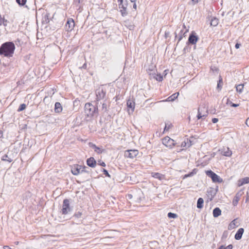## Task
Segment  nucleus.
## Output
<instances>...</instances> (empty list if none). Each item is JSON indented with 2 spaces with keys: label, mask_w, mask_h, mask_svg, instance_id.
<instances>
[{
  "label": "nucleus",
  "mask_w": 249,
  "mask_h": 249,
  "mask_svg": "<svg viewBox=\"0 0 249 249\" xmlns=\"http://www.w3.org/2000/svg\"><path fill=\"white\" fill-rule=\"evenodd\" d=\"M16 47L13 42H6L0 47V55L10 58L13 56Z\"/></svg>",
  "instance_id": "f257e3e1"
},
{
  "label": "nucleus",
  "mask_w": 249,
  "mask_h": 249,
  "mask_svg": "<svg viewBox=\"0 0 249 249\" xmlns=\"http://www.w3.org/2000/svg\"><path fill=\"white\" fill-rule=\"evenodd\" d=\"M84 112L88 117H92L98 114V108L97 107L93 106L91 103H87L85 105Z\"/></svg>",
  "instance_id": "f03ea898"
},
{
  "label": "nucleus",
  "mask_w": 249,
  "mask_h": 249,
  "mask_svg": "<svg viewBox=\"0 0 249 249\" xmlns=\"http://www.w3.org/2000/svg\"><path fill=\"white\" fill-rule=\"evenodd\" d=\"M162 144L166 147L172 149L176 144L175 140L170 138L169 136H166L161 140Z\"/></svg>",
  "instance_id": "7ed1b4c3"
},
{
  "label": "nucleus",
  "mask_w": 249,
  "mask_h": 249,
  "mask_svg": "<svg viewBox=\"0 0 249 249\" xmlns=\"http://www.w3.org/2000/svg\"><path fill=\"white\" fill-rule=\"evenodd\" d=\"M205 173L207 176L211 178L213 182L221 183L223 181V179L212 171L208 170Z\"/></svg>",
  "instance_id": "20e7f679"
},
{
  "label": "nucleus",
  "mask_w": 249,
  "mask_h": 249,
  "mask_svg": "<svg viewBox=\"0 0 249 249\" xmlns=\"http://www.w3.org/2000/svg\"><path fill=\"white\" fill-rule=\"evenodd\" d=\"M139 154V151L137 149H131L125 150L124 152V156L126 158L133 159Z\"/></svg>",
  "instance_id": "39448f33"
},
{
  "label": "nucleus",
  "mask_w": 249,
  "mask_h": 249,
  "mask_svg": "<svg viewBox=\"0 0 249 249\" xmlns=\"http://www.w3.org/2000/svg\"><path fill=\"white\" fill-rule=\"evenodd\" d=\"M208 115V108L205 106H202L198 109L197 118L198 119L205 118Z\"/></svg>",
  "instance_id": "423d86ee"
},
{
  "label": "nucleus",
  "mask_w": 249,
  "mask_h": 249,
  "mask_svg": "<svg viewBox=\"0 0 249 249\" xmlns=\"http://www.w3.org/2000/svg\"><path fill=\"white\" fill-rule=\"evenodd\" d=\"M70 202L68 199H65L63 201L62 213L66 215L70 211Z\"/></svg>",
  "instance_id": "0eeeda50"
},
{
  "label": "nucleus",
  "mask_w": 249,
  "mask_h": 249,
  "mask_svg": "<svg viewBox=\"0 0 249 249\" xmlns=\"http://www.w3.org/2000/svg\"><path fill=\"white\" fill-rule=\"evenodd\" d=\"M85 166L82 167V166L75 164L71 166V172L74 176L78 175L80 173V170L82 168L85 169Z\"/></svg>",
  "instance_id": "6e6552de"
},
{
  "label": "nucleus",
  "mask_w": 249,
  "mask_h": 249,
  "mask_svg": "<svg viewBox=\"0 0 249 249\" xmlns=\"http://www.w3.org/2000/svg\"><path fill=\"white\" fill-rule=\"evenodd\" d=\"M75 27V22L73 18H69L65 25L66 31L69 32L72 31Z\"/></svg>",
  "instance_id": "1a4fd4ad"
},
{
  "label": "nucleus",
  "mask_w": 249,
  "mask_h": 249,
  "mask_svg": "<svg viewBox=\"0 0 249 249\" xmlns=\"http://www.w3.org/2000/svg\"><path fill=\"white\" fill-rule=\"evenodd\" d=\"M96 100L100 101L104 99L106 96V91L102 88H99L96 90Z\"/></svg>",
  "instance_id": "9d476101"
},
{
  "label": "nucleus",
  "mask_w": 249,
  "mask_h": 249,
  "mask_svg": "<svg viewBox=\"0 0 249 249\" xmlns=\"http://www.w3.org/2000/svg\"><path fill=\"white\" fill-rule=\"evenodd\" d=\"M192 142L190 140L187 138L181 143L180 146L182 148L180 150H182L187 147H189L192 145Z\"/></svg>",
  "instance_id": "9b49d317"
},
{
  "label": "nucleus",
  "mask_w": 249,
  "mask_h": 249,
  "mask_svg": "<svg viewBox=\"0 0 249 249\" xmlns=\"http://www.w3.org/2000/svg\"><path fill=\"white\" fill-rule=\"evenodd\" d=\"M126 105L127 107L128 111H129L130 109L132 112L134 111L135 107V103L133 100H127L126 102Z\"/></svg>",
  "instance_id": "f8f14e48"
},
{
  "label": "nucleus",
  "mask_w": 249,
  "mask_h": 249,
  "mask_svg": "<svg viewBox=\"0 0 249 249\" xmlns=\"http://www.w3.org/2000/svg\"><path fill=\"white\" fill-rule=\"evenodd\" d=\"M87 165L91 167L94 168L96 165V161L93 157H90L87 160Z\"/></svg>",
  "instance_id": "ddd939ff"
},
{
  "label": "nucleus",
  "mask_w": 249,
  "mask_h": 249,
  "mask_svg": "<svg viewBox=\"0 0 249 249\" xmlns=\"http://www.w3.org/2000/svg\"><path fill=\"white\" fill-rule=\"evenodd\" d=\"M198 40L197 36L194 35L193 33L191 34L188 39V41L192 44H196Z\"/></svg>",
  "instance_id": "4468645a"
},
{
  "label": "nucleus",
  "mask_w": 249,
  "mask_h": 249,
  "mask_svg": "<svg viewBox=\"0 0 249 249\" xmlns=\"http://www.w3.org/2000/svg\"><path fill=\"white\" fill-rule=\"evenodd\" d=\"M174 127L173 124L172 123L169 121H168L165 123V127L163 131V133H165L169 132L171 129H172Z\"/></svg>",
  "instance_id": "2eb2a0df"
},
{
  "label": "nucleus",
  "mask_w": 249,
  "mask_h": 249,
  "mask_svg": "<svg viewBox=\"0 0 249 249\" xmlns=\"http://www.w3.org/2000/svg\"><path fill=\"white\" fill-rule=\"evenodd\" d=\"M151 176L155 178L159 179L161 180L165 178V176L164 175H162L159 173H155L152 172L151 173Z\"/></svg>",
  "instance_id": "dca6fc26"
},
{
  "label": "nucleus",
  "mask_w": 249,
  "mask_h": 249,
  "mask_svg": "<svg viewBox=\"0 0 249 249\" xmlns=\"http://www.w3.org/2000/svg\"><path fill=\"white\" fill-rule=\"evenodd\" d=\"M244 230L243 228H240L237 231V232L235 235V238L236 240H240L242 236V235L244 233Z\"/></svg>",
  "instance_id": "f3484780"
},
{
  "label": "nucleus",
  "mask_w": 249,
  "mask_h": 249,
  "mask_svg": "<svg viewBox=\"0 0 249 249\" xmlns=\"http://www.w3.org/2000/svg\"><path fill=\"white\" fill-rule=\"evenodd\" d=\"M89 146L94 149V151L96 152L98 154H101L102 153L104 150L101 149V148L97 147L95 144H93L92 143H89Z\"/></svg>",
  "instance_id": "a211bd4d"
},
{
  "label": "nucleus",
  "mask_w": 249,
  "mask_h": 249,
  "mask_svg": "<svg viewBox=\"0 0 249 249\" xmlns=\"http://www.w3.org/2000/svg\"><path fill=\"white\" fill-rule=\"evenodd\" d=\"M63 109L62 107L59 102H56L54 105V111L56 113H60Z\"/></svg>",
  "instance_id": "6ab92c4d"
},
{
  "label": "nucleus",
  "mask_w": 249,
  "mask_h": 249,
  "mask_svg": "<svg viewBox=\"0 0 249 249\" xmlns=\"http://www.w3.org/2000/svg\"><path fill=\"white\" fill-rule=\"evenodd\" d=\"M222 155L226 157H231L232 155V152L228 147L224 148L222 151Z\"/></svg>",
  "instance_id": "aec40b11"
},
{
  "label": "nucleus",
  "mask_w": 249,
  "mask_h": 249,
  "mask_svg": "<svg viewBox=\"0 0 249 249\" xmlns=\"http://www.w3.org/2000/svg\"><path fill=\"white\" fill-rule=\"evenodd\" d=\"M238 226L237 221L236 219L233 220L228 226V229L231 230Z\"/></svg>",
  "instance_id": "412c9836"
},
{
  "label": "nucleus",
  "mask_w": 249,
  "mask_h": 249,
  "mask_svg": "<svg viewBox=\"0 0 249 249\" xmlns=\"http://www.w3.org/2000/svg\"><path fill=\"white\" fill-rule=\"evenodd\" d=\"M179 95V92H176L173 94L172 95L168 97L166 100L165 101L167 102H172L174 101L175 99H176Z\"/></svg>",
  "instance_id": "4be33fe9"
},
{
  "label": "nucleus",
  "mask_w": 249,
  "mask_h": 249,
  "mask_svg": "<svg viewBox=\"0 0 249 249\" xmlns=\"http://www.w3.org/2000/svg\"><path fill=\"white\" fill-rule=\"evenodd\" d=\"M119 8H120V12L122 16H125L127 14L126 11V5L125 6L124 4L123 5L119 6Z\"/></svg>",
  "instance_id": "5701e85b"
},
{
  "label": "nucleus",
  "mask_w": 249,
  "mask_h": 249,
  "mask_svg": "<svg viewBox=\"0 0 249 249\" xmlns=\"http://www.w3.org/2000/svg\"><path fill=\"white\" fill-rule=\"evenodd\" d=\"M249 183V178L246 177L238 181L239 186H242L245 184Z\"/></svg>",
  "instance_id": "b1692460"
},
{
  "label": "nucleus",
  "mask_w": 249,
  "mask_h": 249,
  "mask_svg": "<svg viewBox=\"0 0 249 249\" xmlns=\"http://www.w3.org/2000/svg\"><path fill=\"white\" fill-rule=\"evenodd\" d=\"M221 214V211L219 208H215L213 210V216L217 217Z\"/></svg>",
  "instance_id": "393cba45"
},
{
  "label": "nucleus",
  "mask_w": 249,
  "mask_h": 249,
  "mask_svg": "<svg viewBox=\"0 0 249 249\" xmlns=\"http://www.w3.org/2000/svg\"><path fill=\"white\" fill-rule=\"evenodd\" d=\"M204 200L202 198H199L197 202V207L199 209H201L203 206Z\"/></svg>",
  "instance_id": "a878e982"
},
{
  "label": "nucleus",
  "mask_w": 249,
  "mask_h": 249,
  "mask_svg": "<svg viewBox=\"0 0 249 249\" xmlns=\"http://www.w3.org/2000/svg\"><path fill=\"white\" fill-rule=\"evenodd\" d=\"M219 23L218 19L215 18H213L211 20V25L213 26H216Z\"/></svg>",
  "instance_id": "bb28decb"
},
{
  "label": "nucleus",
  "mask_w": 249,
  "mask_h": 249,
  "mask_svg": "<svg viewBox=\"0 0 249 249\" xmlns=\"http://www.w3.org/2000/svg\"><path fill=\"white\" fill-rule=\"evenodd\" d=\"M1 160L3 161H7L8 162H11L12 161V159L9 157L7 154H5L3 155L1 158Z\"/></svg>",
  "instance_id": "cd10ccee"
},
{
  "label": "nucleus",
  "mask_w": 249,
  "mask_h": 249,
  "mask_svg": "<svg viewBox=\"0 0 249 249\" xmlns=\"http://www.w3.org/2000/svg\"><path fill=\"white\" fill-rule=\"evenodd\" d=\"M154 78L159 82H161L163 79V76L160 73H158L154 76Z\"/></svg>",
  "instance_id": "c85d7f7f"
},
{
  "label": "nucleus",
  "mask_w": 249,
  "mask_h": 249,
  "mask_svg": "<svg viewBox=\"0 0 249 249\" xmlns=\"http://www.w3.org/2000/svg\"><path fill=\"white\" fill-rule=\"evenodd\" d=\"M244 87V84H240L237 85L236 87V89L237 92L239 93H241L243 91V89Z\"/></svg>",
  "instance_id": "c756f323"
},
{
  "label": "nucleus",
  "mask_w": 249,
  "mask_h": 249,
  "mask_svg": "<svg viewBox=\"0 0 249 249\" xmlns=\"http://www.w3.org/2000/svg\"><path fill=\"white\" fill-rule=\"evenodd\" d=\"M239 201V197L236 196L232 200V204L234 206H236Z\"/></svg>",
  "instance_id": "7c9ffc66"
},
{
  "label": "nucleus",
  "mask_w": 249,
  "mask_h": 249,
  "mask_svg": "<svg viewBox=\"0 0 249 249\" xmlns=\"http://www.w3.org/2000/svg\"><path fill=\"white\" fill-rule=\"evenodd\" d=\"M233 246L231 244L229 245L227 247H225L224 246H220L218 249H232Z\"/></svg>",
  "instance_id": "2f4dec72"
},
{
  "label": "nucleus",
  "mask_w": 249,
  "mask_h": 249,
  "mask_svg": "<svg viewBox=\"0 0 249 249\" xmlns=\"http://www.w3.org/2000/svg\"><path fill=\"white\" fill-rule=\"evenodd\" d=\"M26 107V106L25 104H21L18 109V112H20L23 110H24Z\"/></svg>",
  "instance_id": "473e14b6"
},
{
  "label": "nucleus",
  "mask_w": 249,
  "mask_h": 249,
  "mask_svg": "<svg viewBox=\"0 0 249 249\" xmlns=\"http://www.w3.org/2000/svg\"><path fill=\"white\" fill-rule=\"evenodd\" d=\"M17 2L21 6L24 5L27 1V0H16Z\"/></svg>",
  "instance_id": "72a5a7b5"
},
{
  "label": "nucleus",
  "mask_w": 249,
  "mask_h": 249,
  "mask_svg": "<svg viewBox=\"0 0 249 249\" xmlns=\"http://www.w3.org/2000/svg\"><path fill=\"white\" fill-rule=\"evenodd\" d=\"M167 215L169 218H176L178 217V215L177 214L171 212L169 213Z\"/></svg>",
  "instance_id": "f704fd0d"
},
{
  "label": "nucleus",
  "mask_w": 249,
  "mask_h": 249,
  "mask_svg": "<svg viewBox=\"0 0 249 249\" xmlns=\"http://www.w3.org/2000/svg\"><path fill=\"white\" fill-rule=\"evenodd\" d=\"M222 84V78H221V76H220V78H219V80L218 82V83H217V87L218 88H221V84Z\"/></svg>",
  "instance_id": "c9c22d12"
},
{
  "label": "nucleus",
  "mask_w": 249,
  "mask_h": 249,
  "mask_svg": "<svg viewBox=\"0 0 249 249\" xmlns=\"http://www.w3.org/2000/svg\"><path fill=\"white\" fill-rule=\"evenodd\" d=\"M98 163L99 165H100L103 167H105L106 166V163L104 161H102L101 160L98 161Z\"/></svg>",
  "instance_id": "e433bc0d"
},
{
  "label": "nucleus",
  "mask_w": 249,
  "mask_h": 249,
  "mask_svg": "<svg viewBox=\"0 0 249 249\" xmlns=\"http://www.w3.org/2000/svg\"><path fill=\"white\" fill-rule=\"evenodd\" d=\"M4 20V18H2L1 16L0 15V26H1L3 23Z\"/></svg>",
  "instance_id": "4c0bfd02"
},
{
  "label": "nucleus",
  "mask_w": 249,
  "mask_h": 249,
  "mask_svg": "<svg viewBox=\"0 0 249 249\" xmlns=\"http://www.w3.org/2000/svg\"><path fill=\"white\" fill-rule=\"evenodd\" d=\"M103 172H104V175H105L107 177H110L109 174H108L107 171L106 169H104L103 170Z\"/></svg>",
  "instance_id": "58836bf2"
},
{
  "label": "nucleus",
  "mask_w": 249,
  "mask_h": 249,
  "mask_svg": "<svg viewBox=\"0 0 249 249\" xmlns=\"http://www.w3.org/2000/svg\"><path fill=\"white\" fill-rule=\"evenodd\" d=\"M218 121V119L217 118H213L212 119V122L214 124L216 123Z\"/></svg>",
  "instance_id": "ea45409f"
},
{
  "label": "nucleus",
  "mask_w": 249,
  "mask_h": 249,
  "mask_svg": "<svg viewBox=\"0 0 249 249\" xmlns=\"http://www.w3.org/2000/svg\"><path fill=\"white\" fill-rule=\"evenodd\" d=\"M123 0H117L118 3H119V6L123 5Z\"/></svg>",
  "instance_id": "a19ab883"
},
{
  "label": "nucleus",
  "mask_w": 249,
  "mask_h": 249,
  "mask_svg": "<svg viewBox=\"0 0 249 249\" xmlns=\"http://www.w3.org/2000/svg\"><path fill=\"white\" fill-rule=\"evenodd\" d=\"M231 106L232 107H238L239 106V104H234V103H231Z\"/></svg>",
  "instance_id": "79ce46f5"
},
{
  "label": "nucleus",
  "mask_w": 249,
  "mask_h": 249,
  "mask_svg": "<svg viewBox=\"0 0 249 249\" xmlns=\"http://www.w3.org/2000/svg\"><path fill=\"white\" fill-rule=\"evenodd\" d=\"M200 0H192L193 4L197 3Z\"/></svg>",
  "instance_id": "37998d69"
},
{
  "label": "nucleus",
  "mask_w": 249,
  "mask_h": 249,
  "mask_svg": "<svg viewBox=\"0 0 249 249\" xmlns=\"http://www.w3.org/2000/svg\"><path fill=\"white\" fill-rule=\"evenodd\" d=\"M246 124L247 126H249V117H248L246 121Z\"/></svg>",
  "instance_id": "c03bdc74"
},
{
  "label": "nucleus",
  "mask_w": 249,
  "mask_h": 249,
  "mask_svg": "<svg viewBox=\"0 0 249 249\" xmlns=\"http://www.w3.org/2000/svg\"><path fill=\"white\" fill-rule=\"evenodd\" d=\"M240 45H240V44H239V43H236V44H235V48H236V49H239V47H240Z\"/></svg>",
  "instance_id": "a18cd8bd"
},
{
  "label": "nucleus",
  "mask_w": 249,
  "mask_h": 249,
  "mask_svg": "<svg viewBox=\"0 0 249 249\" xmlns=\"http://www.w3.org/2000/svg\"><path fill=\"white\" fill-rule=\"evenodd\" d=\"M167 71H168V70H165L164 72H163V73H164V77H165L166 76V75H167Z\"/></svg>",
  "instance_id": "49530a36"
},
{
  "label": "nucleus",
  "mask_w": 249,
  "mask_h": 249,
  "mask_svg": "<svg viewBox=\"0 0 249 249\" xmlns=\"http://www.w3.org/2000/svg\"><path fill=\"white\" fill-rule=\"evenodd\" d=\"M3 249H12L11 248H10L9 246H4L3 247Z\"/></svg>",
  "instance_id": "de8ad7c7"
},
{
  "label": "nucleus",
  "mask_w": 249,
  "mask_h": 249,
  "mask_svg": "<svg viewBox=\"0 0 249 249\" xmlns=\"http://www.w3.org/2000/svg\"><path fill=\"white\" fill-rule=\"evenodd\" d=\"M133 7H134V9H136V8H137V5H136V3H135V2L134 3Z\"/></svg>",
  "instance_id": "09e8293b"
},
{
  "label": "nucleus",
  "mask_w": 249,
  "mask_h": 249,
  "mask_svg": "<svg viewBox=\"0 0 249 249\" xmlns=\"http://www.w3.org/2000/svg\"><path fill=\"white\" fill-rule=\"evenodd\" d=\"M131 2L135 3L136 0H130Z\"/></svg>",
  "instance_id": "8fccbe9b"
},
{
  "label": "nucleus",
  "mask_w": 249,
  "mask_h": 249,
  "mask_svg": "<svg viewBox=\"0 0 249 249\" xmlns=\"http://www.w3.org/2000/svg\"><path fill=\"white\" fill-rule=\"evenodd\" d=\"M190 176V175H185V177H189Z\"/></svg>",
  "instance_id": "3c124183"
},
{
  "label": "nucleus",
  "mask_w": 249,
  "mask_h": 249,
  "mask_svg": "<svg viewBox=\"0 0 249 249\" xmlns=\"http://www.w3.org/2000/svg\"><path fill=\"white\" fill-rule=\"evenodd\" d=\"M103 107H105V104H103Z\"/></svg>",
  "instance_id": "603ef678"
},
{
  "label": "nucleus",
  "mask_w": 249,
  "mask_h": 249,
  "mask_svg": "<svg viewBox=\"0 0 249 249\" xmlns=\"http://www.w3.org/2000/svg\"><path fill=\"white\" fill-rule=\"evenodd\" d=\"M103 107H105V104H103Z\"/></svg>",
  "instance_id": "864d4df0"
}]
</instances>
